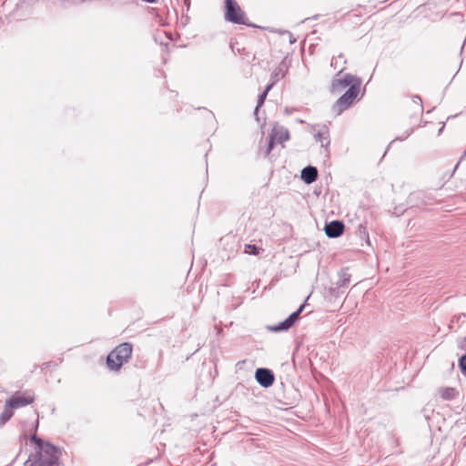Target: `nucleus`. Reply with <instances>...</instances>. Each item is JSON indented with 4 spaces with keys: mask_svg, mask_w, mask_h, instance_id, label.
Here are the masks:
<instances>
[{
    "mask_svg": "<svg viewBox=\"0 0 466 466\" xmlns=\"http://www.w3.org/2000/svg\"><path fill=\"white\" fill-rule=\"evenodd\" d=\"M38 446V451L31 466H59L58 450L48 442L33 437Z\"/></svg>",
    "mask_w": 466,
    "mask_h": 466,
    "instance_id": "1",
    "label": "nucleus"
},
{
    "mask_svg": "<svg viewBox=\"0 0 466 466\" xmlns=\"http://www.w3.org/2000/svg\"><path fill=\"white\" fill-rule=\"evenodd\" d=\"M132 354V346L129 343H123L112 350L106 359V364L112 370H118L123 363L127 362Z\"/></svg>",
    "mask_w": 466,
    "mask_h": 466,
    "instance_id": "2",
    "label": "nucleus"
},
{
    "mask_svg": "<svg viewBox=\"0 0 466 466\" xmlns=\"http://www.w3.org/2000/svg\"><path fill=\"white\" fill-rule=\"evenodd\" d=\"M360 83L351 85V86H350L349 89L333 105L332 111L337 116L342 114V112L351 106L358 95L360 94Z\"/></svg>",
    "mask_w": 466,
    "mask_h": 466,
    "instance_id": "3",
    "label": "nucleus"
},
{
    "mask_svg": "<svg viewBox=\"0 0 466 466\" xmlns=\"http://www.w3.org/2000/svg\"><path fill=\"white\" fill-rule=\"evenodd\" d=\"M345 68L346 66H341L338 74L333 78L330 85L331 93H339L347 86H351V85L355 83H360V86L361 85V81L359 77L350 74L343 75L342 72Z\"/></svg>",
    "mask_w": 466,
    "mask_h": 466,
    "instance_id": "4",
    "label": "nucleus"
},
{
    "mask_svg": "<svg viewBox=\"0 0 466 466\" xmlns=\"http://www.w3.org/2000/svg\"><path fill=\"white\" fill-rule=\"evenodd\" d=\"M225 18L226 20L238 24V25H247L248 19L246 18V15L238 3L235 0H226L225 1Z\"/></svg>",
    "mask_w": 466,
    "mask_h": 466,
    "instance_id": "5",
    "label": "nucleus"
},
{
    "mask_svg": "<svg viewBox=\"0 0 466 466\" xmlns=\"http://www.w3.org/2000/svg\"><path fill=\"white\" fill-rule=\"evenodd\" d=\"M35 400V396L30 391L15 392L12 397L6 400L8 408L18 409L32 403Z\"/></svg>",
    "mask_w": 466,
    "mask_h": 466,
    "instance_id": "6",
    "label": "nucleus"
},
{
    "mask_svg": "<svg viewBox=\"0 0 466 466\" xmlns=\"http://www.w3.org/2000/svg\"><path fill=\"white\" fill-rule=\"evenodd\" d=\"M289 139V134L287 128L279 125L274 126L266 154L268 155L270 153L275 142L283 143Z\"/></svg>",
    "mask_w": 466,
    "mask_h": 466,
    "instance_id": "7",
    "label": "nucleus"
},
{
    "mask_svg": "<svg viewBox=\"0 0 466 466\" xmlns=\"http://www.w3.org/2000/svg\"><path fill=\"white\" fill-rule=\"evenodd\" d=\"M303 309L304 305H301L296 311L291 313L285 320L279 322L277 325L268 326V329L273 332H280L289 329L294 325V323L299 319Z\"/></svg>",
    "mask_w": 466,
    "mask_h": 466,
    "instance_id": "8",
    "label": "nucleus"
},
{
    "mask_svg": "<svg viewBox=\"0 0 466 466\" xmlns=\"http://www.w3.org/2000/svg\"><path fill=\"white\" fill-rule=\"evenodd\" d=\"M255 379L264 388L270 387L274 382V375L271 370L258 368L255 372Z\"/></svg>",
    "mask_w": 466,
    "mask_h": 466,
    "instance_id": "9",
    "label": "nucleus"
},
{
    "mask_svg": "<svg viewBox=\"0 0 466 466\" xmlns=\"http://www.w3.org/2000/svg\"><path fill=\"white\" fill-rule=\"evenodd\" d=\"M344 230V224L339 220H333L325 226V232L329 238H338Z\"/></svg>",
    "mask_w": 466,
    "mask_h": 466,
    "instance_id": "10",
    "label": "nucleus"
},
{
    "mask_svg": "<svg viewBox=\"0 0 466 466\" xmlns=\"http://www.w3.org/2000/svg\"><path fill=\"white\" fill-rule=\"evenodd\" d=\"M318 177V170L315 167L308 166L301 171V179L306 184L313 183Z\"/></svg>",
    "mask_w": 466,
    "mask_h": 466,
    "instance_id": "11",
    "label": "nucleus"
},
{
    "mask_svg": "<svg viewBox=\"0 0 466 466\" xmlns=\"http://www.w3.org/2000/svg\"><path fill=\"white\" fill-rule=\"evenodd\" d=\"M316 141L319 142L321 144L322 147L328 148L330 140L329 137V131L327 127H323L321 130H319L315 136H314ZM328 152V149H326Z\"/></svg>",
    "mask_w": 466,
    "mask_h": 466,
    "instance_id": "12",
    "label": "nucleus"
},
{
    "mask_svg": "<svg viewBox=\"0 0 466 466\" xmlns=\"http://www.w3.org/2000/svg\"><path fill=\"white\" fill-rule=\"evenodd\" d=\"M439 394L443 400H453L456 395V390L453 388H441L439 390Z\"/></svg>",
    "mask_w": 466,
    "mask_h": 466,
    "instance_id": "13",
    "label": "nucleus"
},
{
    "mask_svg": "<svg viewBox=\"0 0 466 466\" xmlns=\"http://www.w3.org/2000/svg\"><path fill=\"white\" fill-rule=\"evenodd\" d=\"M347 60L344 57L343 54H339L338 57H332L330 61V66L334 69L340 68L341 66H345Z\"/></svg>",
    "mask_w": 466,
    "mask_h": 466,
    "instance_id": "14",
    "label": "nucleus"
},
{
    "mask_svg": "<svg viewBox=\"0 0 466 466\" xmlns=\"http://www.w3.org/2000/svg\"><path fill=\"white\" fill-rule=\"evenodd\" d=\"M272 86H273V83H272V84H270V85H268V86L266 87V89L264 90V92L258 96V104H257V106H256V108H255V114H257V113H258V108L263 105V103H264V101H265V99H266V96H267V95H268V91L271 89Z\"/></svg>",
    "mask_w": 466,
    "mask_h": 466,
    "instance_id": "15",
    "label": "nucleus"
},
{
    "mask_svg": "<svg viewBox=\"0 0 466 466\" xmlns=\"http://www.w3.org/2000/svg\"><path fill=\"white\" fill-rule=\"evenodd\" d=\"M12 416H13L12 409L8 408L7 404L5 403V409H4L3 412L1 413L2 423H5L8 420H10Z\"/></svg>",
    "mask_w": 466,
    "mask_h": 466,
    "instance_id": "16",
    "label": "nucleus"
},
{
    "mask_svg": "<svg viewBox=\"0 0 466 466\" xmlns=\"http://www.w3.org/2000/svg\"><path fill=\"white\" fill-rule=\"evenodd\" d=\"M260 248L256 245L247 244L244 248V253L250 255H258Z\"/></svg>",
    "mask_w": 466,
    "mask_h": 466,
    "instance_id": "17",
    "label": "nucleus"
},
{
    "mask_svg": "<svg viewBox=\"0 0 466 466\" xmlns=\"http://www.w3.org/2000/svg\"><path fill=\"white\" fill-rule=\"evenodd\" d=\"M459 366L461 368V373L466 377V354L461 357L459 360Z\"/></svg>",
    "mask_w": 466,
    "mask_h": 466,
    "instance_id": "18",
    "label": "nucleus"
},
{
    "mask_svg": "<svg viewBox=\"0 0 466 466\" xmlns=\"http://www.w3.org/2000/svg\"><path fill=\"white\" fill-rule=\"evenodd\" d=\"M350 282V276H347L346 274H343L340 278V279L339 280L338 284L340 286V287H345L349 284Z\"/></svg>",
    "mask_w": 466,
    "mask_h": 466,
    "instance_id": "19",
    "label": "nucleus"
},
{
    "mask_svg": "<svg viewBox=\"0 0 466 466\" xmlns=\"http://www.w3.org/2000/svg\"><path fill=\"white\" fill-rule=\"evenodd\" d=\"M412 102L418 106L419 111L422 112V105H421V99L418 96H414L412 97Z\"/></svg>",
    "mask_w": 466,
    "mask_h": 466,
    "instance_id": "20",
    "label": "nucleus"
},
{
    "mask_svg": "<svg viewBox=\"0 0 466 466\" xmlns=\"http://www.w3.org/2000/svg\"><path fill=\"white\" fill-rule=\"evenodd\" d=\"M443 127H444V126H442V127L439 129V133H438L439 135L442 132Z\"/></svg>",
    "mask_w": 466,
    "mask_h": 466,
    "instance_id": "21",
    "label": "nucleus"
}]
</instances>
